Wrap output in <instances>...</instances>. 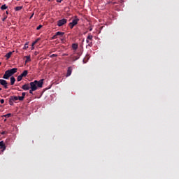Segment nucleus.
I'll return each mask as SVG.
<instances>
[{"mask_svg":"<svg viewBox=\"0 0 179 179\" xmlns=\"http://www.w3.org/2000/svg\"><path fill=\"white\" fill-rule=\"evenodd\" d=\"M10 99L13 101H17V100H19V97L16 96H11L10 97Z\"/></svg>","mask_w":179,"mask_h":179,"instance_id":"obj_14","label":"nucleus"},{"mask_svg":"<svg viewBox=\"0 0 179 179\" xmlns=\"http://www.w3.org/2000/svg\"><path fill=\"white\" fill-rule=\"evenodd\" d=\"M33 92H36V90H33V88H31V90H29L30 94H33Z\"/></svg>","mask_w":179,"mask_h":179,"instance_id":"obj_28","label":"nucleus"},{"mask_svg":"<svg viewBox=\"0 0 179 179\" xmlns=\"http://www.w3.org/2000/svg\"><path fill=\"white\" fill-rule=\"evenodd\" d=\"M5 19H6V18H3V20H5Z\"/></svg>","mask_w":179,"mask_h":179,"instance_id":"obj_39","label":"nucleus"},{"mask_svg":"<svg viewBox=\"0 0 179 179\" xmlns=\"http://www.w3.org/2000/svg\"><path fill=\"white\" fill-rule=\"evenodd\" d=\"M87 44H88L89 47H92L93 45V35L89 34L87 40H86Z\"/></svg>","mask_w":179,"mask_h":179,"instance_id":"obj_2","label":"nucleus"},{"mask_svg":"<svg viewBox=\"0 0 179 179\" xmlns=\"http://www.w3.org/2000/svg\"><path fill=\"white\" fill-rule=\"evenodd\" d=\"M27 48H29V44L25 43L24 46V50H27Z\"/></svg>","mask_w":179,"mask_h":179,"instance_id":"obj_24","label":"nucleus"},{"mask_svg":"<svg viewBox=\"0 0 179 179\" xmlns=\"http://www.w3.org/2000/svg\"><path fill=\"white\" fill-rule=\"evenodd\" d=\"M8 11H6V14H7V15H8Z\"/></svg>","mask_w":179,"mask_h":179,"instance_id":"obj_36","label":"nucleus"},{"mask_svg":"<svg viewBox=\"0 0 179 179\" xmlns=\"http://www.w3.org/2000/svg\"><path fill=\"white\" fill-rule=\"evenodd\" d=\"M10 85L13 86V85H15V82H16V79L15 77L12 76L10 78Z\"/></svg>","mask_w":179,"mask_h":179,"instance_id":"obj_12","label":"nucleus"},{"mask_svg":"<svg viewBox=\"0 0 179 179\" xmlns=\"http://www.w3.org/2000/svg\"><path fill=\"white\" fill-rule=\"evenodd\" d=\"M40 41V38H37L34 43H32V49L34 48L35 44H37V42Z\"/></svg>","mask_w":179,"mask_h":179,"instance_id":"obj_17","label":"nucleus"},{"mask_svg":"<svg viewBox=\"0 0 179 179\" xmlns=\"http://www.w3.org/2000/svg\"><path fill=\"white\" fill-rule=\"evenodd\" d=\"M23 90H29L30 89V85L29 84H25L22 87Z\"/></svg>","mask_w":179,"mask_h":179,"instance_id":"obj_11","label":"nucleus"},{"mask_svg":"<svg viewBox=\"0 0 179 179\" xmlns=\"http://www.w3.org/2000/svg\"><path fill=\"white\" fill-rule=\"evenodd\" d=\"M44 83V79H41L39 81L34 80V82H31L29 83L30 85V89H32V90H37L38 87H43V84Z\"/></svg>","mask_w":179,"mask_h":179,"instance_id":"obj_1","label":"nucleus"},{"mask_svg":"<svg viewBox=\"0 0 179 179\" xmlns=\"http://www.w3.org/2000/svg\"><path fill=\"white\" fill-rule=\"evenodd\" d=\"M43 27V25L40 24L38 27H37L36 30H40Z\"/></svg>","mask_w":179,"mask_h":179,"instance_id":"obj_29","label":"nucleus"},{"mask_svg":"<svg viewBox=\"0 0 179 179\" xmlns=\"http://www.w3.org/2000/svg\"><path fill=\"white\" fill-rule=\"evenodd\" d=\"M27 73H29V71L27 70H24L22 73H21V76L22 78H24L27 76Z\"/></svg>","mask_w":179,"mask_h":179,"instance_id":"obj_13","label":"nucleus"},{"mask_svg":"<svg viewBox=\"0 0 179 179\" xmlns=\"http://www.w3.org/2000/svg\"><path fill=\"white\" fill-rule=\"evenodd\" d=\"M70 75H72V67L68 68L66 78H68Z\"/></svg>","mask_w":179,"mask_h":179,"instance_id":"obj_10","label":"nucleus"},{"mask_svg":"<svg viewBox=\"0 0 179 179\" xmlns=\"http://www.w3.org/2000/svg\"><path fill=\"white\" fill-rule=\"evenodd\" d=\"M31 17H33V15L31 16Z\"/></svg>","mask_w":179,"mask_h":179,"instance_id":"obj_37","label":"nucleus"},{"mask_svg":"<svg viewBox=\"0 0 179 179\" xmlns=\"http://www.w3.org/2000/svg\"><path fill=\"white\" fill-rule=\"evenodd\" d=\"M54 57H57V54H52V55L50 56V58H54Z\"/></svg>","mask_w":179,"mask_h":179,"instance_id":"obj_30","label":"nucleus"},{"mask_svg":"<svg viewBox=\"0 0 179 179\" xmlns=\"http://www.w3.org/2000/svg\"><path fill=\"white\" fill-rule=\"evenodd\" d=\"M18 97V100H20V101H23L24 100V98L23 96H17Z\"/></svg>","mask_w":179,"mask_h":179,"instance_id":"obj_23","label":"nucleus"},{"mask_svg":"<svg viewBox=\"0 0 179 179\" xmlns=\"http://www.w3.org/2000/svg\"><path fill=\"white\" fill-rule=\"evenodd\" d=\"M66 23H68V20L65 19V18H63L62 20H59L57 21V24L59 27H62V26H64V24H66Z\"/></svg>","mask_w":179,"mask_h":179,"instance_id":"obj_3","label":"nucleus"},{"mask_svg":"<svg viewBox=\"0 0 179 179\" xmlns=\"http://www.w3.org/2000/svg\"><path fill=\"white\" fill-rule=\"evenodd\" d=\"M1 10H5V9H8V6H6L5 4L1 6Z\"/></svg>","mask_w":179,"mask_h":179,"instance_id":"obj_21","label":"nucleus"},{"mask_svg":"<svg viewBox=\"0 0 179 179\" xmlns=\"http://www.w3.org/2000/svg\"><path fill=\"white\" fill-rule=\"evenodd\" d=\"M22 79H23V77L20 74V76H17V82H20V80H22Z\"/></svg>","mask_w":179,"mask_h":179,"instance_id":"obj_19","label":"nucleus"},{"mask_svg":"<svg viewBox=\"0 0 179 179\" xmlns=\"http://www.w3.org/2000/svg\"><path fill=\"white\" fill-rule=\"evenodd\" d=\"M0 103H1V104H3V103H5V100H4V99H1V100H0Z\"/></svg>","mask_w":179,"mask_h":179,"instance_id":"obj_32","label":"nucleus"},{"mask_svg":"<svg viewBox=\"0 0 179 179\" xmlns=\"http://www.w3.org/2000/svg\"><path fill=\"white\" fill-rule=\"evenodd\" d=\"M13 100L10 99V98L9 99V104L10 106H13Z\"/></svg>","mask_w":179,"mask_h":179,"instance_id":"obj_26","label":"nucleus"},{"mask_svg":"<svg viewBox=\"0 0 179 179\" xmlns=\"http://www.w3.org/2000/svg\"><path fill=\"white\" fill-rule=\"evenodd\" d=\"M78 22H79V18H78L77 16H75V19L73 20V21L71 22V23H72L74 26H76V24H78Z\"/></svg>","mask_w":179,"mask_h":179,"instance_id":"obj_9","label":"nucleus"},{"mask_svg":"<svg viewBox=\"0 0 179 179\" xmlns=\"http://www.w3.org/2000/svg\"><path fill=\"white\" fill-rule=\"evenodd\" d=\"M0 85H1V86H3L4 89H8V81L0 79Z\"/></svg>","mask_w":179,"mask_h":179,"instance_id":"obj_5","label":"nucleus"},{"mask_svg":"<svg viewBox=\"0 0 179 179\" xmlns=\"http://www.w3.org/2000/svg\"><path fill=\"white\" fill-rule=\"evenodd\" d=\"M26 60H25V63L27 64V62H30V61H31V59L30 58V55L28 56H25Z\"/></svg>","mask_w":179,"mask_h":179,"instance_id":"obj_15","label":"nucleus"},{"mask_svg":"<svg viewBox=\"0 0 179 179\" xmlns=\"http://www.w3.org/2000/svg\"><path fill=\"white\" fill-rule=\"evenodd\" d=\"M92 30H93V29H92V28H90V31H92Z\"/></svg>","mask_w":179,"mask_h":179,"instance_id":"obj_34","label":"nucleus"},{"mask_svg":"<svg viewBox=\"0 0 179 179\" xmlns=\"http://www.w3.org/2000/svg\"><path fill=\"white\" fill-rule=\"evenodd\" d=\"M17 1H20V0H17Z\"/></svg>","mask_w":179,"mask_h":179,"instance_id":"obj_40","label":"nucleus"},{"mask_svg":"<svg viewBox=\"0 0 179 179\" xmlns=\"http://www.w3.org/2000/svg\"><path fill=\"white\" fill-rule=\"evenodd\" d=\"M72 59H73V61H77V59H79V57H76V56H74V57H72Z\"/></svg>","mask_w":179,"mask_h":179,"instance_id":"obj_25","label":"nucleus"},{"mask_svg":"<svg viewBox=\"0 0 179 179\" xmlns=\"http://www.w3.org/2000/svg\"><path fill=\"white\" fill-rule=\"evenodd\" d=\"M10 76H12V74H10V71L7 70L3 76V79H9Z\"/></svg>","mask_w":179,"mask_h":179,"instance_id":"obj_6","label":"nucleus"},{"mask_svg":"<svg viewBox=\"0 0 179 179\" xmlns=\"http://www.w3.org/2000/svg\"><path fill=\"white\" fill-rule=\"evenodd\" d=\"M62 1H64V0H57V2H58L59 3H61V2H62Z\"/></svg>","mask_w":179,"mask_h":179,"instance_id":"obj_33","label":"nucleus"},{"mask_svg":"<svg viewBox=\"0 0 179 179\" xmlns=\"http://www.w3.org/2000/svg\"><path fill=\"white\" fill-rule=\"evenodd\" d=\"M11 115H12V114L8 113V114L5 115L4 117H6V118H9V117H10Z\"/></svg>","mask_w":179,"mask_h":179,"instance_id":"obj_27","label":"nucleus"},{"mask_svg":"<svg viewBox=\"0 0 179 179\" xmlns=\"http://www.w3.org/2000/svg\"><path fill=\"white\" fill-rule=\"evenodd\" d=\"M72 48H73V50H78V44L73 43Z\"/></svg>","mask_w":179,"mask_h":179,"instance_id":"obj_18","label":"nucleus"},{"mask_svg":"<svg viewBox=\"0 0 179 179\" xmlns=\"http://www.w3.org/2000/svg\"><path fill=\"white\" fill-rule=\"evenodd\" d=\"M65 34V32H61V31H57L56 34L52 37V40H56V38H58V36L60 37H62Z\"/></svg>","mask_w":179,"mask_h":179,"instance_id":"obj_4","label":"nucleus"},{"mask_svg":"<svg viewBox=\"0 0 179 179\" xmlns=\"http://www.w3.org/2000/svg\"><path fill=\"white\" fill-rule=\"evenodd\" d=\"M10 57H12V52H9L8 53H7V54L6 55V58L7 59H9V58H10Z\"/></svg>","mask_w":179,"mask_h":179,"instance_id":"obj_16","label":"nucleus"},{"mask_svg":"<svg viewBox=\"0 0 179 179\" xmlns=\"http://www.w3.org/2000/svg\"><path fill=\"white\" fill-rule=\"evenodd\" d=\"M8 72H10V73L12 76V75H14V73H16V72H17V68H13V69H9Z\"/></svg>","mask_w":179,"mask_h":179,"instance_id":"obj_8","label":"nucleus"},{"mask_svg":"<svg viewBox=\"0 0 179 179\" xmlns=\"http://www.w3.org/2000/svg\"><path fill=\"white\" fill-rule=\"evenodd\" d=\"M69 26L70 29H73V27H75V25H73V24L72 22H70L69 24Z\"/></svg>","mask_w":179,"mask_h":179,"instance_id":"obj_22","label":"nucleus"},{"mask_svg":"<svg viewBox=\"0 0 179 179\" xmlns=\"http://www.w3.org/2000/svg\"><path fill=\"white\" fill-rule=\"evenodd\" d=\"M22 9H23V7L22 6H17L15 7V10H22Z\"/></svg>","mask_w":179,"mask_h":179,"instance_id":"obj_20","label":"nucleus"},{"mask_svg":"<svg viewBox=\"0 0 179 179\" xmlns=\"http://www.w3.org/2000/svg\"><path fill=\"white\" fill-rule=\"evenodd\" d=\"M26 96V92H22V97L24 99V96Z\"/></svg>","mask_w":179,"mask_h":179,"instance_id":"obj_31","label":"nucleus"},{"mask_svg":"<svg viewBox=\"0 0 179 179\" xmlns=\"http://www.w3.org/2000/svg\"><path fill=\"white\" fill-rule=\"evenodd\" d=\"M0 149H2V152L6 150V145L3 143V141H0Z\"/></svg>","mask_w":179,"mask_h":179,"instance_id":"obj_7","label":"nucleus"},{"mask_svg":"<svg viewBox=\"0 0 179 179\" xmlns=\"http://www.w3.org/2000/svg\"><path fill=\"white\" fill-rule=\"evenodd\" d=\"M49 1H51V0H48Z\"/></svg>","mask_w":179,"mask_h":179,"instance_id":"obj_41","label":"nucleus"},{"mask_svg":"<svg viewBox=\"0 0 179 179\" xmlns=\"http://www.w3.org/2000/svg\"><path fill=\"white\" fill-rule=\"evenodd\" d=\"M1 64H2V63L0 62V65H1Z\"/></svg>","mask_w":179,"mask_h":179,"instance_id":"obj_38","label":"nucleus"},{"mask_svg":"<svg viewBox=\"0 0 179 179\" xmlns=\"http://www.w3.org/2000/svg\"><path fill=\"white\" fill-rule=\"evenodd\" d=\"M1 90H2V88H0V92H1Z\"/></svg>","mask_w":179,"mask_h":179,"instance_id":"obj_35","label":"nucleus"}]
</instances>
